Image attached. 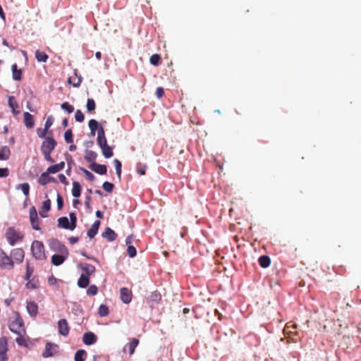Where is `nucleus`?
Returning <instances> with one entry per match:
<instances>
[{
  "label": "nucleus",
  "mask_w": 361,
  "mask_h": 361,
  "mask_svg": "<svg viewBox=\"0 0 361 361\" xmlns=\"http://www.w3.org/2000/svg\"><path fill=\"white\" fill-rule=\"evenodd\" d=\"M11 155V151L7 146H4L0 149V160H7Z\"/></svg>",
  "instance_id": "cd10ccee"
},
{
  "label": "nucleus",
  "mask_w": 361,
  "mask_h": 361,
  "mask_svg": "<svg viewBox=\"0 0 361 361\" xmlns=\"http://www.w3.org/2000/svg\"><path fill=\"white\" fill-rule=\"evenodd\" d=\"M29 217L32 228L35 231H39L40 220L38 218L37 209L34 206H32L29 210Z\"/></svg>",
  "instance_id": "0eeeda50"
},
{
  "label": "nucleus",
  "mask_w": 361,
  "mask_h": 361,
  "mask_svg": "<svg viewBox=\"0 0 361 361\" xmlns=\"http://www.w3.org/2000/svg\"><path fill=\"white\" fill-rule=\"evenodd\" d=\"M7 350V339L6 337H1L0 338V357L2 361H5L6 360V353Z\"/></svg>",
  "instance_id": "2eb2a0df"
},
{
  "label": "nucleus",
  "mask_w": 361,
  "mask_h": 361,
  "mask_svg": "<svg viewBox=\"0 0 361 361\" xmlns=\"http://www.w3.org/2000/svg\"><path fill=\"white\" fill-rule=\"evenodd\" d=\"M69 216H70L69 222L71 223V226L73 230H74L76 227V222H77L76 214L73 212H71V213H70Z\"/></svg>",
  "instance_id": "603ef678"
},
{
  "label": "nucleus",
  "mask_w": 361,
  "mask_h": 361,
  "mask_svg": "<svg viewBox=\"0 0 361 361\" xmlns=\"http://www.w3.org/2000/svg\"><path fill=\"white\" fill-rule=\"evenodd\" d=\"M89 128L90 129V133L92 136L95 135V132L100 126L99 123L95 119H91L89 121Z\"/></svg>",
  "instance_id": "c756f323"
},
{
  "label": "nucleus",
  "mask_w": 361,
  "mask_h": 361,
  "mask_svg": "<svg viewBox=\"0 0 361 361\" xmlns=\"http://www.w3.org/2000/svg\"><path fill=\"white\" fill-rule=\"evenodd\" d=\"M137 172L140 175V176H144L145 174V172H146V169H147V165L145 164H142L141 163H138L137 164Z\"/></svg>",
  "instance_id": "49530a36"
},
{
  "label": "nucleus",
  "mask_w": 361,
  "mask_h": 361,
  "mask_svg": "<svg viewBox=\"0 0 361 361\" xmlns=\"http://www.w3.org/2000/svg\"><path fill=\"white\" fill-rule=\"evenodd\" d=\"M259 265L263 268H267L269 266L271 263V259L267 255L261 256L258 259Z\"/></svg>",
  "instance_id": "2f4dec72"
},
{
  "label": "nucleus",
  "mask_w": 361,
  "mask_h": 361,
  "mask_svg": "<svg viewBox=\"0 0 361 361\" xmlns=\"http://www.w3.org/2000/svg\"><path fill=\"white\" fill-rule=\"evenodd\" d=\"M149 62L153 66H158L161 63V57L159 54H154L150 56Z\"/></svg>",
  "instance_id": "ea45409f"
},
{
  "label": "nucleus",
  "mask_w": 361,
  "mask_h": 361,
  "mask_svg": "<svg viewBox=\"0 0 361 361\" xmlns=\"http://www.w3.org/2000/svg\"><path fill=\"white\" fill-rule=\"evenodd\" d=\"M75 118L76 121L80 122V123H81L84 121V119H85L84 114L80 109L76 110V111L75 113Z\"/></svg>",
  "instance_id": "5fc2aeb1"
},
{
  "label": "nucleus",
  "mask_w": 361,
  "mask_h": 361,
  "mask_svg": "<svg viewBox=\"0 0 361 361\" xmlns=\"http://www.w3.org/2000/svg\"><path fill=\"white\" fill-rule=\"evenodd\" d=\"M161 295L158 291H154L151 293L149 296V300L152 302H158L161 300Z\"/></svg>",
  "instance_id": "37998d69"
},
{
  "label": "nucleus",
  "mask_w": 361,
  "mask_h": 361,
  "mask_svg": "<svg viewBox=\"0 0 361 361\" xmlns=\"http://www.w3.org/2000/svg\"><path fill=\"white\" fill-rule=\"evenodd\" d=\"M97 153L94 152V151H87V154L85 156V159L87 161V162H94V160L96 159L97 158Z\"/></svg>",
  "instance_id": "4c0bfd02"
},
{
  "label": "nucleus",
  "mask_w": 361,
  "mask_h": 361,
  "mask_svg": "<svg viewBox=\"0 0 361 361\" xmlns=\"http://www.w3.org/2000/svg\"><path fill=\"white\" fill-rule=\"evenodd\" d=\"M35 58L39 62H46L49 56L45 52L37 50L35 51Z\"/></svg>",
  "instance_id": "473e14b6"
},
{
  "label": "nucleus",
  "mask_w": 361,
  "mask_h": 361,
  "mask_svg": "<svg viewBox=\"0 0 361 361\" xmlns=\"http://www.w3.org/2000/svg\"><path fill=\"white\" fill-rule=\"evenodd\" d=\"M31 252L32 256L37 260H44L46 259L45 249L42 242L34 240L31 245Z\"/></svg>",
  "instance_id": "20e7f679"
},
{
  "label": "nucleus",
  "mask_w": 361,
  "mask_h": 361,
  "mask_svg": "<svg viewBox=\"0 0 361 361\" xmlns=\"http://www.w3.org/2000/svg\"><path fill=\"white\" fill-rule=\"evenodd\" d=\"M17 189H20L25 196H28L30 192V185L27 183L20 184Z\"/></svg>",
  "instance_id": "a19ab883"
},
{
  "label": "nucleus",
  "mask_w": 361,
  "mask_h": 361,
  "mask_svg": "<svg viewBox=\"0 0 361 361\" xmlns=\"http://www.w3.org/2000/svg\"><path fill=\"white\" fill-rule=\"evenodd\" d=\"M102 188L105 191L110 193L113 191L114 185L113 183L106 181L103 183Z\"/></svg>",
  "instance_id": "864d4df0"
},
{
  "label": "nucleus",
  "mask_w": 361,
  "mask_h": 361,
  "mask_svg": "<svg viewBox=\"0 0 361 361\" xmlns=\"http://www.w3.org/2000/svg\"><path fill=\"white\" fill-rule=\"evenodd\" d=\"M99 226L100 221L99 220L95 221L91 228L87 231L88 237L90 238H94L98 232Z\"/></svg>",
  "instance_id": "4be33fe9"
},
{
  "label": "nucleus",
  "mask_w": 361,
  "mask_h": 361,
  "mask_svg": "<svg viewBox=\"0 0 361 361\" xmlns=\"http://www.w3.org/2000/svg\"><path fill=\"white\" fill-rule=\"evenodd\" d=\"M87 353L85 350H78L74 356L75 361H85Z\"/></svg>",
  "instance_id": "72a5a7b5"
},
{
  "label": "nucleus",
  "mask_w": 361,
  "mask_h": 361,
  "mask_svg": "<svg viewBox=\"0 0 361 361\" xmlns=\"http://www.w3.org/2000/svg\"><path fill=\"white\" fill-rule=\"evenodd\" d=\"M97 145L99 146V147L102 149V154L105 158H111L113 155V147H110L107 144V140H104L101 141V142H97Z\"/></svg>",
  "instance_id": "9d476101"
},
{
  "label": "nucleus",
  "mask_w": 361,
  "mask_h": 361,
  "mask_svg": "<svg viewBox=\"0 0 361 361\" xmlns=\"http://www.w3.org/2000/svg\"><path fill=\"white\" fill-rule=\"evenodd\" d=\"M120 295L121 300L126 304H128L132 300V293L127 288H121Z\"/></svg>",
  "instance_id": "ddd939ff"
},
{
  "label": "nucleus",
  "mask_w": 361,
  "mask_h": 361,
  "mask_svg": "<svg viewBox=\"0 0 361 361\" xmlns=\"http://www.w3.org/2000/svg\"><path fill=\"white\" fill-rule=\"evenodd\" d=\"M57 207L59 209H61L63 206V200L62 197L60 195H57Z\"/></svg>",
  "instance_id": "e2e57ef3"
},
{
  "label": "nucleus",
  "mask_w": 361,
  "mask_h": 361,
  "mask_svg": "<svg viewBox=\"0 0 361 361\" xmlns=\"http://www.w3.org/2000/svg\"><path fill=\"white\" fill-rule=\"evenodd\" d=\"M47 171L49 173H56L59 171V169H58V166L55 164V165H52V166H50L49 167H48Z\"/></svg>",
  "instance_id": "13d9d810"
},
{
  "label": "nucleus",
  "mask_w": 361,
  "mask_h": 361,
  "mask_svg": "<svg viewBox=\"0 0 361 361\" xmlns=\"http://www.w3.org/2000/svg\"><path fill=\"white\" fill-rule=\"evenodd\" d=\"M127 253L130 257H134L137 255V250L133 245H128L127 247Z\"/></svg>",
  "instance_id": "de8ad7c7"
},
{
  "label": "nucleus",
  "mask_w": 361,
  "mask_h": 361,
  "mask_svg": "<svg viewBox=\"0 0 361 361\" xmlns=\"http://www.w3.org/2000/svg\"><path fill=\"white\" fill-rule=\"evenodd\" d=\"M51 209V201L50 200H47L43 202L42 206L41 207V211L39 212V214L42 217H47L46 213L49 212Z\"/></svg>",
  "instance_id": "5701e85b"
},
{
  "label": "nucleus",
  "mask_w": 361,
  "mask_h": 361,
  "mask_svg": "<svg viewBox=\"0 0 361 361\" xmlns=\"http://www.w3.org/2000/svg\"><path fill=\"white\" fill-rule=\"evenodd\" d=\"M53 123H54V118H53L52 116H48V118H47V121L45 122V124H44L45 130H48L49 128L52 126Z\"/></svg>",
  "instance_id": "6e6d98bb"
},
{
  "label": "nucleus",
  "mask_w": 361,
  "mask_h": 361,
  "mask_svg": "<svg viewBox=\"0 0 361 361\" xmlns=\"http://www.w3.org/2000/svg\"><path fill=\"white\" fill-rule=\"evenodd\" d=\"M81 268L82 270L85 272V275L87 276L92 275L96 271V268L94 266L87 263L82 265Z\"/></svg>",
  "instance_id": "b1692460"
},
{
  "label": "nucleus",
  "mask_w": 361,
  "mask_h": 361,
  "mask_svg": "<svg viewBox=\"0 0 361 361\" xmlns=\"http://www.w3.org/2000/svg\"><path fill=\"white\" fill-rule=\"evenodd\" d=\"M9 329L16 334H25L23 320L18 314H16L15 318L11 321Z\"/></svg>",
  "instance_id": "7ed1b4c3"
},
{
  "label": "nucleus",
  "mask_w": 361,
  "mask_h": 361,
  "mask_svg": "<svg viewBox=\"0 0 361 361\" xmlns=\"http://www.w3.org/2000/svg\"><path fill=\"white\" fill-rule=\"evenodd\" d=\"M102 237L109 242H112L116 239L117 234L111 228L106 227L102 233Z\"/></svg>",
  "instance_id": "f3484780"
},
{
  "label": "nucleus",
  "mask_w": 361,
  "mask_h": 361,
  "mask_svg": "<svg viewBox=\"0 0 361 361\" xmlns=\"http://www.w3.org/2000/svg\"><path fill=\"white\" fill-rule=\"evenodd\" d=\"M59 347L58 345L52 343H47L45 349L42 353L43 357H49L54 356L59 352Z\"/></svg>",
  "instance_id": "6e6552de"
},
{
  "label": "nucleus",
  "mask_w": 361,
  "mask_h": 361,
  "mask_svg": "<svg viewBox=\"0 0 361 361\" xmlns=\"http://www.w3.org/2000/svg\"><path fill=\"white\" fill-rule=\"evenodd\" d=\"M18 336L16 338V341L20 346L27 347L29 338L25 337V334H17Z\"/></svg>",
  "instance_id": "393cba45"
},
{
  "label": "nucleus",
  "mask_w": 361,
  "mask_h": 361,
  "mask_svg": "<svg viewBox=\"0 0 361 361\" xmlns=\"http://www.w3.org/2000/svg\"><path fill=\"white\" fill-rule=\"evenodd\" d=\"M59 179L61 183H63L65 185H67L68 183L66 176L63 174H62V173L59 175Z\"/></svg>",
  "instance_id": "0e129e2a"
},
{
  "label": "nucleus",
  "mask_w": 361,
  "mask_h": 361,
  "mask_svg": "<svg viewBox=\"0 0 361 361\" xmlns=\"http://www.w3.org/2000/svg\"><path fill=\"white\" fill-rule=\"evenodd\" d=\"M133 238H134V236L133 235H130L129 236H128L126 239V243L127 245V246L128 245H132L133 243Z\"/></svg>",
  "instance_id": "338daca9"
},
{
  "label": "nucleus",
  "mask_w": 361,
  "mask_h": 361,
  "mask_svg": "<svg viewBox=\"0 0 361 361\" xmlns=\"http://www.w3.org/2000/svg\"><path fill=\"white\" fill-rule=\"evenodd\" d=\"M156 96L157 98L161 99L164 94V88L159 87L156 89L155 92Z\"/></svg>",
  "instance_id": "bf43d9fd"
},
{
  "label": "nucleus",
  "mask_w": 361,
  "mask_h": 361,
  "mask_svg": "<svg viewBox=\"0 0 361 361\" xmlns=\"http://www.w3.org/2000/svg\"><path fill=\"white\" fill-rule=\"evenodd\" d=\"M8 105L11 108L13 112L16 114L19 113V111H16V109L18 108V104L17 102L16 101L15 98L13 97H9L8 98Z\"/></svg>",
  "instance_id": "e433bc0d"
},
{
  "label": "nucleus",
  "mask_w": 361,
  "mask_h": 361,
  "mask_svg": "<svg viewBox=\"0 0 361 361\" xmlns=\"http://www.w3.org/2000/svg\"><path fill=\"white\" fill-rule=\"evenodd\" d=\"M10 255L14 262L20 264L23 262L25 252L23 248H14L11 250Z\"/></svg>",
  "instance_id": "1a4fd4ad"
},
{
  "label": "nucleus",
  "mask_w": 361,
  "mask_h": 361,
  "mask_svg": "<svg viewBox=\"0 0 361 361\" xmlns=\"http://www.w3.org/2000/svg\"><path fill=\"white\" fill-rule=\"evenodd\" d=\"M5 237L8 243L13 246L16 243L23 241L24 239V234L16 230L13 227H9L6 229L5 233Z\"/></svg>",
  "instance_id": "f03ea898"
},
{
  "label": "nucleus",
  "mask_w": 361,
  "mask_h": 361,
  "mask_svg": "<svg viewBox=\"0 0 361 361\" xmlns=\"http://www.w3.org/2000/svg\"><path fill=\"white\" fill-rule=\"evenodd\" d=\"M59 333L66 336L69 334V326L67 321L65 319H60L58 322Z\"/></svg>",
  "instance_id": "9b49d317"
},
{
  "label": "nucleus",
  "mask_w": 361,
  "mask_h": 361,
  "mask_svg": "<svg viewBox=\"0 0 361 361\" xmlns=\"http://www.w3.org/2000/svg\"><path fill=\"white\" fill-rule=\"evenodd\" d=\"M49 174V173L47 171L42 173L38 178L39 184L42 185H45L51 181H54V178L50 177Z\"/></svg>",
  "instance_id": "aec40b11"
},
{
  "label": "nucleus",
  "mask_w": 361,
  "mask_h": 361,
  "mask_svg": "<svg viewBox=\"0 0 361 361\" xmlns=\"http://www.w3.org/2000/svg\"><path fill=\"white\" fill-rule=\"evenodd\" d=\"M86 108L88 112H92L95 110L96 108V104L93 99H87V104Z\"/></svg>",
  "instance_id": "58836bf2"
},
{
  "label": "nucleus",
  "mask_w": 361,
  "mask_h": 361,
  "mask_svg": "<svg viewBox=\"0 0 361 361\" xmlns=\"http://www.w3.org/2000/svg\"><path fill=\"white\" fill-rule=\"evenodd\" d=\"M49 246L51 250L60 254H69L68 250L66 245L57 239H51L49 240Z\"/></svg>",
  "instance_id": "423d86ee"
},
{
  "label": "nucleus",
  "mask_w": 361,
  "mask_h": 361,
  "mask_svg": "<svg viewBox=\"0 0 361 361\" xmlns=\"http://www.w3.org/2000/svg\"><path fill=\"white\" fill-rule=\"evenodd\" d=\"M72 195L75 197H79L81 195V186L77 181L73 183Z\"/></svg>",
  "instance_id": "c85d7f7f"
},
{
  "label": "nucleus",
  "mask_w": 361,
  "mask_h": 361,
  "mask_svg": "<svg viewBox=\"0 0 361 361\" xmlns=\"http://www.w3.org/2000/svg\"><path fill=\"white\" fill-rule=\"evenodd\" d=\"M138 344H139V340L137 338H133L131 340V341L128 343V347L129 349L130 355H132L134 353L135 349L138 345Z\"/></svg>",
  "instance_id": "f704fd0d"
},
{
  "label": "nucleus",
  "mask_w": 361,
  "mask_h": 361,
  "mask_svg": "<svg viewBox=\"0 0 361 361\" xmlns=\"http://www.w3.org/2000/svg\"><path fill=\"white\" fill-rule=\"evenodd\" d=\"M33 271H34L33 268H32V267H31L30 266L29 262H27V265H26V274H30V275H31V276H32V274H33Z\"/></svg>",
  "instance_id": "69168bd1"
},
{
  "label": "nucleus",
  "mask_w": 361,
  "mask_h": 361,
  "mask_svg": "<svg viewBox=\"0 0 361 361\" xmlns=\"http://www.w3.org/2000/svg\"><path fill=\"white\" fill-rule=\"evenodd\" d=\"M48 133V130H45V128H44L43 130L40 129V128H38L37 130V135L41 137V138H44L45 137H47V134Z\"/></svg>",
  "instance_id": "4d7b16f0"
},
{
  "label": "nucleus",
  "mask_w": 361,
  "mask_h": 361,
  "mask_svg": "<svg viewBox=\"0 0 361 361\" xmlns=\"http://www.w3.org/2000/svg\"><path fill=\"white\" fill-rule=\"evenodd\" d=\"M80 170L83 172V173L85 174V177L87 178V180H89L90 181H94V180L95 177L93 175V173H92L88 170H87V169H85L84 168H81Z\"/></svg>",
  "instance_id": "3c124183"
},
{
  "label": "nucleus",
  "mask_w": 361,
  "mask_h": 361,
  "mask_svg": "<svg viewBox=\"0 0 361 361\" xmlns=\"http://www.w3.org/2000/svg\"><path fill=\"white\" fill-rule=\"evenodd\" d=\"M114 166L116 169V174L119 178H121V162L118 159H114Z\"/></svg>",
  "instance_id": "a18cd8bd"
},
{
  "label": "nucleus",
  "mask_w": 361,
  "mask_h": 361,
  "mask_svg": "<svg viewBox=\"0 0 361 361\" xmlns=\"http://www.w3.org/2000/svg\"><path fill=\"white\" fill-rule=\"evenodd\" d=\"M0 267L3 269L11 270L14 267V262L7 253L0 249Z\"/></svg>",
  "instance_id": "39448f33"
},
{
  "label": "nucleus",
  "mask_w": 361,
  "mask_h": 361,
  "mask_svg": "<svg viewBox=\"0 0 361 361\" xmlns=\"http://www.w3.org/2000/svg\"><path fill=\"white\" fill-rule=\"evenodd\" d=\"M89 283H90L89 276H87L85 274H81L78 281V286L80 288H85L89 285Z\"/></svg>",
  "instance_id": "a878e982"
},
{
  "label": "nucleus",
  "mask_w": 361,
  "mask_h": 361,
  "mask_svg": "<svg viewBox=\"0 0 361 361\" xmlns=\"http://www.w3.org/2000/svg\"><path fill=\"white\" fill-rule=\"evenodd\" d=\"M9 171L7 168H0V178L7 177Z\"/></svg>",
  "instance_id": "680f3d73"
},
{
  "label": "nucleus",
  "mask_w": 361,
  "mask_h": 361,
  "mask_svg": "<svg viewBox=\"0 0 361 361\" xmlns=\"http://www.w3.org/2000/svg\"><path fill=\"white\" fill-rule=\"evenodd\" d=\"M61 107L62 109L66 111L68 114H71L74 111V107L67 102H63Z\"/></svg>",
  "instance_id": "09e8293b"
},
{
  "label": "nucleus",
  "mask_w": 361,
  "mask_h": 361,
  "mask_svg": "<svg viewBox=\"0 0 361 361\" xmlns=\"http://www.w3.org/2000/svg\"><path fill=\"white\" fill-rule=\"evenodd\" d=\"M12 72H13V78L15 80H20L22 78V71L20 69H18L17 64H13L11 66Z\"/></svg>",
  "instance_id": "bb28decb"
},
{
  "label": "nucleus",
  "mask_w": 361,
  "mask_h": 361,
  "mask_svg": "<svg viewBox=\"0 0 361 361\" xmlns=\"http://www.w3.org/2000/svg\"><path fill=\"white\" fill-rule=\"evenodd\" d=\"M26 308L29 314L32 317H35L38 313V306L35 302H28Z\"/></svg>",
  "instance_id": "a211bd4d"
},
{
  "label": "nucleus",
  "mask_w": 361,
  "mask_h": 361,
  "mask_svg": "<svg viewBox=\"0 0 361 361\" xmlns=\"http://www.w3.org/2000/svg\"><path fill=\"white\" fill-rule=\"evenodd\" d=\"M106 140L105 136V132L104 128L100 126L97 129V142H101V141Z\"/></svg>",
  "instance_id": "c9c22d12"
},
{
  "label": "nucleus",
  "mask_w": 361,
  "mask_h": 361,
  "mask_svg": "<svg viewBox=\"0 0 361 361\" xmlns=\"http://www.w3.org/2000/svg\"><path fill=\"white\" fill-rule=\"evenodd\" d=\"M48 282H49V285L53 286V285L56 284L57 281H56V278H54L53 276H51L49 278Z\"/></svg>",
  "instance_id": "774afa93"
},
{
  "label": "nucleus",
  "mask_w": 361,
  "mask_h": 361,
  "mask_svg": "<svg viewBox=\"0 0 361 361\" xmlns=\"http://www.w3.org/2000/svg\"><path fill=\"white\" fill-rule=\"evenodd\" d=\"M56 145V141L51 136L45 137V140L42 144L41 152L44 155V159L50 163L54 162V160L51 157V154L55 149Z\"/></svg>",
  "instance_id": "f257e3e1"
},
{
  "label": "nucleus",
  "mask_w": 361,
  "mask_h": 361,
  "mask_svg": "<svg viewBox=\"0 0 361 361\" xmlns=\"http://www.w3.org/2000/svg\"><path fill=\"white\" fill-rule=\"evenodd\" d=\"M25 286L27 289H36L39 287V281L36 277H33L31 280L27 281Z\"/></svg>",
  "instance_id": "7c9ffc66"
},
{
  "label": "nucleus",
  "mask_w": 361,
  "mask_h": 361,
  "mask_svg": "<svg viewBox=\"0 0 361 361\" xmlns=\"http://www.w3.org/2000/svg\"><path fill=\"white\" fill-rule=\"evenodd\" d=\"M82 341L85 344L90 345L97 341V336L92 332H87L83 334Z\"/></svg>",
  "instance_id": "dca6fc26"
},
{
  "label": "nucleus",
  "mask_w": 361,
  "mask_h": 361,
  "mask_svg": "<svg viewBox=\"0 0 361 361\" xmlns=\"http://www.w3.org/2000/svg\"><path fill=\"white\" fill-rule=\"evenodd\" d=\"M64 139L67 143L71 144L73 142V133L71 129H68L65 132Z\"/></svg>",
  "instance_id": "c03bdc74"
},
{
  "label": "nucleus",
  "mask_w": 361,
  "mask_h": 361,
  "mask_svg": "<svg viewBox=\"0 0 361 361\" xmlns=\"http://www.w3.org/2000/svg\"><path fill=\"white\" fill-rule=\"evenodd\" d=\"M58 227L73 231L71 223L66 216H62L58 219Z\"/></svg>",
  "instance_id": "412c9836"
},
{
  "label": "nucleus",
  "mask_w": 361,
  "mask_h": 361,
  "mask_svg": "<svg viewBox=\"0 0 361 361\" xmlns=\"http://www.w3.org/2000/svg\"><path fill=\"white\" fill-rule=\"evenodd\" d=\"M97 292H98V288H97V286H95V285H91L87 290V294L88 295H91V296L97 295Z\"/></svg>",
  "instance_id": "8fccbe9b"
},
{
  "label": "nucleus",
  "mask_w": 361,
  "mask_h": 361,
  "mask_svg": "<svg viewBox=\"0 0 361 361\" xmlns=\"http://www.w3.org/2000/svg\"><path fill=\"white\" fill-rule=\"evenodd\" d=\"M82 80H81V78H79L77 79V81L76 80H74V81H72V78L70 77L68 80V82L71 84L73 85V87H78L80 85V82H81Z\"/></svg>",
  "instance_id": "052dcab7"
},
{
  "label": "nucleus",
  "mask_w": 361,
  "mask_h": 361,
  "mask_svg": "<svg viewBox=\"0 0 361 361\" xmlns=\"http://www.w3.org/2000/svg\"><path fill=\"white\" fill-rule=\"evenodd\" d=\"M69 254H57L51 257V263L55 266L62 264L64 261L68 258Z\"/></svg>",
  "instance_id": "4468645a"
},
{
  "label": "nucleus",
  "mask_w": 361,
  "mask_h": 361,
  "mask_svg": "<svg viewBox=\"0 0 361 361\" xmlns=\"http://www.w3.org/2000/svg\"><path fill=\"white\" fill-rule=\"evenodd\" d=\"M89 167L92 171L100 175H104L107 171L106 165L99 164L96 162L92 163Z\"/></svg>",
  "instance_id": "f8f14e48"
},
{
  "label": "nucleus",
  "mask_w": 361,
  "mask_h": 361,
  "mask_svg": "<svg viewBox=\"0 0 361 361\" xmlns=\"http://www.w3.org/2000/svg\"><path fill=\"white\" fill-rule=\"evenodd\" d=\"M98 314L100 317H106L109 314V308L105 305H101L98 310Z\"/></svg>",
  "instance_id": "79ce46f5"
},
{
  "label": "nucleus",
  "mask_w": 361,
  "mask_h": 361,
  "mask_svg": "<svg viewBox=\"0 0 361 361\" xmlns=\"http://www.w3.org/2000/svg\"><path fill=\"white\" fill-rule=\"evenodd\" d=\"M23 120H24V123L27 128L30 129L34 127L35 121H34L33 116L32 114H30L28 112H25L23 114Z\"/></svg>",
  "instance_id": "6ab92c4d"
}]
</instances>
